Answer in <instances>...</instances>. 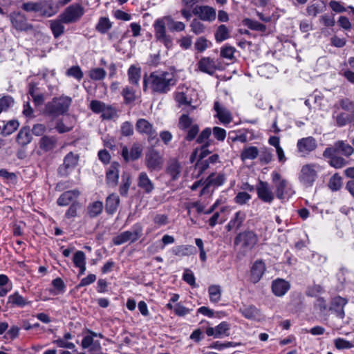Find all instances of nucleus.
Returning a JSON list of instances; mask_svg holds the SVG:
<instances>
[{"label":"nucleus","mask_w":354,"mask_h":354,"mask_svg":"<svg viewBox=\"0 0 354 354\" xmlns=\"http://www.w3.org/2000/svg\"><path fill=\"white\" fill-rule=\"evenodd\" d=\"M176 84L172 73L157 71L143 77V90L149 88L153 93L165 94L168 93Z\"/></svg>","instance_id":"1"},{"label":"nucleus","mask_w":354,"mask_h":354,"mask_svg":"<svg viewBox=\"0 0 354 354\" xmlns=\"http://www.w3.org/2000/svg\"><path fill=\"white\" fill-rule=\"evenodd\" d=\"M259 240V236L254 231L247 229L237 234L234 244L239 246L241 254L245 256L256 247Z\"/></svg>","instance_id":"2"},{"label":"nucleus","mask_w":354,"mask_h":354,"mask_svg":"<svg viewBox=\"0 0 354 354\" xmlns=\"http://www.w3.org/2000/svg\"><path fill=\"white\" fill-rule=\"evenodd\" d=\"M71 103V97L62 95L53 97L52 101L48 102L46 105V111L49 115L59 116L68 112Z\"/></svg>","instance_id":"3"},{"label":"nucleus","mask_w":354,"mask_h":354,"mask_svg":"<svg viewBox=\"0 0 354 354\" xmlns=\"http://www.w3.org/2000/svg\"><path fill=\"white\" fill-rule=\"evenodd\" d=\"M319 171L320 166L318 164L310 163L303 165L298 174L299 183L306 188L313 187L318 178Z\"/></svg>","instance_id":"4"},{"label":"nucleus","mask_w":354,"mask_h":354,"mask_svg":"<svg viewBox=\"0 0 354 354\" xmlns=\"http://www.w3.org/2000/svg\"><path fill=\"white\" fill-rule=\"evenodd\" d=\"M163 154L156 150L153 147L147 149L145 156V165L149 172L159 171L164 165Z\"/></svg>","instance_id":"5"},{"label":"nucleus","mask_w":354,"mask_h":354,"mask_svg":"<svg viewBox=\"0 0 354 354\" xmlns=\"http://www.w3.org/2000/svg\"><path fill=\"white\" fill-rule=\"evenodd\" d=\"M142 231V226L140 223H136L132 226L131 230L124 231L114 236L112 239L113 243L120 245L127 241L134 243L141 237Z\"/></svg>","instance_id":"6"},{"label":"nucleus","mask_w":354,"mask_h":354,"mask_svg":"<svg viewBox=\"0 0 354 354\" xmlns=\"http://www.w3.org/2000/svg\"><path fill=\"white\" fill-rule=\"evenodd\" d=\"M84 13V7L79 3H73L67 7L59 17L66 24L78 21Z\"/></svg>","instance_id":"7"},{"label":"nucleus","mask_w":354,"mask_h":354,"mask_svg":"<svg viewBox=\"0 0 354 354\" xmlns=\"http://www.w3.org/2000/svg\"><path fill=\"white\" fill-rule=\"evenodd\" d=\"M166 17L158 19L153 24L154 35L157 41L162 43L167 48L172 46V39L166 32Z\"/></svg>","instance_id":"8"},{"label":"nucleus","mask_w":354,"mask_h":354,"mask_svg":"<svg viewBox=\"0 0 354 354\" xmlns=\"http://www.w3.org/2000/svg\"><path fill=\"white\" fill-rule=\"evenodd\" d=\"M354 149L348 143L344 141H337L331 147H327L323 152V156H330L332 153L342 154L346 157L353 153Z\"/></svg>","instance_id":"9"},{"label":"nucleus","mask_w":354,"mask_h":354,"mask_svg":"<svg viewBox=\"0 0 354 354\" xmlns=\"http://www.w3.org/2000/svg\"><path fill=\"white\" fill-rule=\"evenodd\" d=\"M255 190L258 198L263 203L270 204L274 201V194L271 190L268 182L259 180L255 186Z\"/></svg>","instance_id":"10"},{"label":"nucleus","mask_w":354,"mask_h":354,"mask_svg":"<svg viewBox=\"0 0 354 354\" xmlns=\"http://www.w3.org/2000/svg\"><path fill=\"white\" fill-rule=\"evenodd\" d=\"M192 13L204 21L212 22L216 18V9L209 6H196L193 8Z\"/></svg>","instance_id":"11"},{"label":"nucleus","mask_w":354,"mask_h":354,"mask_svg":"<svg viewBox=\"0 0 354 354\" xmlns=\"http://www.w3.org/2000/svg\"><path fill=\"white\" fill-rule=\"evenodd\" d=\"M347 303L348 300L346 298L335 296L330 300L328 310L337 317L343 319L345 317L344 307Z\"/></svg>","instance_id":"12"},{"label":"nucleus","mask_w":354,"mask_h":354,"mask_svg":"<svg viewBox=\"0 0 354 354\" xmlns=\"http://www.w3.org/2000/svg\"><path fill=\"white\" fill-rule=\"evenodd\" d=\"M59 5L53 0H39L38 1V12L41 16L50 17L59 11Z\"/></svg>","instance_id":"13"},{"label":"nucleus","mask_w":354,"mask_h":354,"mask_svg":"<svg viewBox=\"0 0 354 354\" xmlns=\"http://www.w3.org/2000/svg\"><path fill=\"white\" fill-rule=\"evenodd\" d=\"M182 166L180 162L175 158L168 160L165 167V174L170 178L171 181L177 180L181 174Z\"/></svg>","instance_id":"14"},{"label":"nucleus","mask_w":354,"mask_h":354,"mask_svg":"<svg viewBox=\"0 0 354 354\" xmlns=\"http://www.w3.org/2000/svg\"><path fill=\"white\" fill-rule=\"evenodd\" d=\"M138 187L146 194H150L155 189V185L145 171L139 173L137 179Z\"/></svg>","instance_id":"15"},{"label":"nucleus","mask_w":354,"mask_h":354,"mask_svg":"<svg viewBox=\"0 0 354 354\" xmlns=\"http://www.w3.org/2000/svg\"><path fill=\"white\" fill-rule=\"evenodd\" d=\"M142 152V147L140 145L135 143L132 145L129 151L127 147H124L122 149V156L128 162L129 161H134L140 158Z\"/></svg>","instance_id":"16"},{"label":"nucleus","mask_w":354,"mask_h":354,"mask_svg":"<svg viewBox=\"0 0 354 354\" xmlns=\"http://www.w3.org/2000/svg\"><path fill=\"white\" fill-rule=\"evenodd\" d=\"M266 271V265L262 260H257L250 269V280L253 283H258Z\"/></svg>","instance_id":"17"},{"label":"nucleus","mask_w":354,"mask_h":354,"mask_svg":"<svg viewBox=\"0 0 354 354\" xmlns=\"http://www.w3.org/2000/svg\"><path fill=\"white\" fill-rule=\"evenodd\" d=\"M198 69L205 73H207L209 75H213L217 69H218V66L216 64V62L210 57H202L197 64Z\"/></svg>","instance_id":"18"},{"label":"nucleus","mask_w":354,"mask_h":354,"mask_svg":"<svg viewBox=\"0 0 354 354\" xmlns=\"http://www.w3.org/2000/svg\"><path fill=\"white\" fill-rule=\"evenodd\" d=\"M272 292L277 297L283 296L290 288V284L285 279L277 278L272 282Z\"/></svg>","instance_id":"19"},{"label":"nucleus","mask_w":354,"mask_h":354,"mask_svg":"<svg viewBox=\"0 0 354 354\" xmlns=\"http://www.w3.org/2000/svg\"><path fill=\"white\" fill-rule=\"evenodd\" d=\"M78 156L73 152L68 153L64 158L63 167L59 168V172L62 175H67L68 172L74 169L78 162Z\"/></svg>","instance_id":"20"},{"label":"nucleus","mask_w":354,"mask_h":354,"mask_svg":"<svg viewBox=\"0 0 354 354\" xmlns=\"http://www.w3.org/2000/svg\"><path fill=\"white\" fill-rule=\"evenodd\" d=\"M80 195L77 189L66 191L62 193L57 200V204L59 206H67L73 202H77L76 199Z\"/></svg>","instance_id":"21"},{"label":"nucleus","mask_w":354,"mask_h":354,"mask_svg":"<svg viewBox=\"0 0 354 354\" xmlns=\"http://www.w3.org/2000/svg\"><path fill=\"white\" fill-rule=\"evenodd\" d=\"M12 26L19 30H28L32 29V26L27 22L26 17L20 12L14 13L11 15Z\"/></svg>","instance_id":"22"},{"label":"nucleus","mask_w":354,"mask_h":354,"mask_svg":"<svg viewBox=\"0 0 354 354\" xmlns=\"http://www.w3.org/2000/svg\"><path fill=\"white\" fill-rule=\"evenodd\" d=\"M297 147L299 152L308 153L316 149L317 142L313 137L309 136L299 140Z\"/></svg>","instance_id":"23"},{"label":"nucleus","mask_w":354,"mask_h":354,"mask_svg":"<svg viewBox=\"0 0 354 354\" xmlns=\"http://www.w3.org/2000/svg\"><path fill=\"white\" fill-rule=\"evenodd\" d=\"M191 93H194L193 90L186 89V91L176 92L175 94V100L179 106L187 105L190 106L189 109L187 111L189 113L192 110L196 109V106H192V99L191 97Z\"/></svg>","instance_id":"24"},{"label":"nucleus","mask_w":354,"mask_h":354,"mask_svg":"<svg viewBox=\"0 0 354 354\" xmlns=\"http://www.w3.org/2000/svg\"><path fill=\"white\" fill-rule=\"evenodd\" d=\"M30 304L31 301H28L27 299L24 298L17 291L10 295L7 301V306H9L10 308H24Z\"/></svg>","instance_id":"25"},{"label":"nucleus","mask_w":354,"mask_h":354,"mask_svg":"<svg viewBox=\"0 0 354 354\" xmlns=\"http://www.w3.org/2000/svg\"><path fill=\"white\" fill-rule=\"evenodd\" d=\"M178 125L181 130L187 131V133H198L199 131L198 124H195L187 114H183L180 116Z\"/></svg>","instance_id":"26"},{"label":"nucleus","mask_w":354,"mask_h":354,"mask_svg":"<svg viewBox=\"0 0 354 354\" xmlns=\"http://www.w3.org/2000/svg\"><path fill=\"white\" fill-rule=\"evenodd\" d=\"M119 164L113 162L106 171V183L109 187H115L118 183Z\"/></svg>","instance_id":"27"},{"label":"nucleus","mask_w":354,"mask_h":354,"mask_svg":"<svg viewBox=\"0 0 354 354\" xmlns=\"http://www.w3.org/2000/svg\"><path fill=\"white\" fill-rule=\"evenodd\" d=\"M214 109L216 112V117L221 123L225 124L232 121V118L230 112L225 107L221 105L218 102H214Z\"/></svg>","instance_id":"28"},{"label":"nucleus","mask_w":354,"mask_h":354,"mask_svg":"<svg viewBox=\"0 0 354 354\" xmlns=\"http://www.w3.org/2000/svg\"><path fill=\"white\" fill-rule=\"evenodd\" d=\"M225 181V176L223 174H218L217 176H215L214 173H212L209 176L206 178L204 188L201 190V194L202 195L204 193V190L207 188H209L210 186L219 187L221 186Z\"/></svg>","instance_id":"29"},{"label":"nucleus","mask_w":354,"mask_h":354,"mask_svg":"<svg viewBox=\"0 0 354 354\" xmlns=\"http://www.w3.org/2000/svg\"><path fill=\"white\" fill-rule=\"evenodd\" d=\"M120 203V198L115 194L107 196L105 201V211L109 215H113L117 211Z\"/></svg>","instance_id":"30"},{"label":"nucleus","mask_w":354,"mask_h":354,"mask_svg":"<svg viewBox=\"0 0 354 354\" xmlns=\"http://www.w3.org/2000/svg\"><path fill=\"white\" fill-rule=\"evenodd\" d=\"M290 186L288 180H280L275 184V194L279 199H283L290 194Z\"/></svg>","instance_id":"31"},{"label":"nucleus","mask_w":354,"mask_h":354,"mask_svg":"<svg viewBox=\"0 0 354 354\" xmlns=\"http://www.w3.org/2000/svg\"><path fill=\"white\" fill-rule=\"evenodd\" d=\"M127 75L129 84L136 87H138L141 77V68L131 65L128 69Z\"/></svg>","instance_id":"32"},{"label":"nucleus","mask_w":354,"mask_h":354,"mask_svg":"<svg viewBox=\"0 0 354 354\" xmlns=\"http://www.w3.org/2000/svg\"><path fill=\"white\" fill-rule=\"evenodd\" d=\"M239 312L245 318L251 320H258L261 316L259 310L252 305L240 308Z\"/></svg>","instance_id":"33"},{"label":"nucleus","mask_w":354,"mask_h":354,"mask_svg":"<svg viewBox=\"0 0 354 354\" xmlns=\"http://www.w3.org/2000/svg\"><path fill=\"white\" fill-rule=\"evenodd\" d=\"M194 248L189 245H180L173 247L171 252L177 257H186L190 256L194 252Z\"/></svg>","instance_id":"34"},{"label":"nucleus","mask_w":354,"mask_h":354,"mask_svg":"<svg viewBox=\"0 0 354 354\" xmlns=\"http://www.w3.org/2000/svg\"><path fill=\"white\" fill-rule=\"evenodd\" d=\"M50 28L55 38L59 37L64 32V21L58 17L57 19L49 21Z\"/></svg>","instance_id":"35"},{"label":"nucleus","mask_w":354,"mask_h":354,"mask_svg":"<svg viewBox=\"0 0 354 354\" xmlns=\"http://www.w3.org/2000/svg\"><path fill=\"white\" fill-rule=\"evenodd\" d=\"M136 88L137 87H136L133 85H131V86L127 85L123 88V89L121 92V95L124 97V100L126 104L132 103L136 100Z\"/></svg>","instance_id":"36"},{"label":"nucleus","mask_w":354,"mask_h":354,"mask_svg":"<svg viewBox=\"0 0 354 354\" xmlns=\"http://www.w3.org/2000/svg\"><path fill=\"white\" fill-rule=\"evenodd\" d=\"M103 207L102 201H94L88 205L87 214L90 218H95L102 212Z\"/></svg>","instance_id":"37"},{"label":"nucleus","mask_w":354,"mask_h":354,"mask_svg":"<svg viewBox=\"0 0 354 354\" xmlns=\"http://www.w3.org/2000/svg\"><path fill=\"white\" fill-rule=\"evenodd\" d=\"M209 301L216 304L221 301L222 289L219 285H211L208 287Z\"/></svg>","instance_id":"38"},{"label":"nucleus","mask_w":354,"mask_h":354,"mask_svg":"<svg viewBox=\"0 0 354 354\" xmlns=\"http://www.w3.org/2000/svg\"><path fill=\"white\" fill-rule=\"evenodd\" d=\"M324 157L330 159L328 161L329 165L335 169L342 168L348 164L346 160L342 157L338 156L337 154L335 153H332V155L330 156Z\"/></svg>","instance_id":"39"},{"label":"nucleus","mask_w":354,"mask_h":354,"mask_svg":"<svg viewBox=\"0 0 354 354\" xmlns=\"http://www.w3.org/2000/svg\"><path fill=\"white\" fill-rule=\"evenodd\" d=\"M259 155V149L256 147H245L241 153V159L243 161L246 160H254L257 158Z\"/></svg>","instance_id":"40"},{"label":"nucleus","mask_w":354,"mask_h":354,"mask_svg":"<svg viewBox=\"0 0 354 354\" xmlns=\"http://www.w3.org/2000/svg\"><path fill=\"white\" fill-rule=\"evenodd\" d=\"M348 68L342 70V75L349 82L354 84V57L348 59Z\"/></svg>","instance_id":"41"},{"label":"nucleus","mask_w":354,"mask_h":354,"mask_svg":"<svg viewBox=\"0 0 354 354\" xmlns=\"http://www.w3.org/2000/svg\"><path fill=\"white\" fill-rule=\"evenodd\" d=\"M55 145L56 140L53 137L45 136L40 140V148L45 151L53 149Z\"/></svg>","instance_id":"42"},{"label":"nucleus","mask_w":354,"mask_h":354,"mask_svg":"<svg viewBox=\"0 0 354 354\" xmlns=\"http://www.w3.org/2000/svg\"><path fill=\"white\" fill-rule=\"evenodd\" d=\"M230 37V31L225 25H220L215 32V39L221 42Z\"/></svg>","instance_id":"43"},{"label":"nucleus","mask_w":354,"mask_h":354,"mask_svg":"<svg viewBox=\"0 0 354 354\" xmlns=\"http://www.w3.org/2000/svg\"><path fill=\"white\" fill-rule=\"evenodd\" d=\"M131 184V180L129 174L122 176V183L119 187V192L122 196H127Z\"/></svg>","instance_id":"44"},{"label":"nucleus","mask_w":354,"mask_h":354,"mask_svg":"<svg viewBox=\"0 0 354 354\" xmlns=\"http://www.w3.org/2000/svg\"><path fill=\"white\" fill-rule=\"evenodd\" d=\"M190 28L195 35L203 34L206 30V26L199 19H194L190 23Z\"/></svg>","instance_id":"45"},{"label":"nucleus","mask_w":354,"mask_h":354,"mask_svg":"<svg viewBox=\"0 0 354 354\" xmlns=\"http://www.w3.org/2000/svg\"><path fill=\"white\" fill-rule=\"evenodd\" d=\"M342 178L338 174H335L329 180L328 187L333 192L339 190L342 185Z\"/></svg>","instance_id":"46"},{"label":"nucleus","mask_w":354,"mask_h":354,"mask_svg":"<svg viewBox=\"0 0 354 354\" xmlns=\"http://www.w3.org/2000/svg\"><path fill=\"white\" fill-rule=\"evenodd\" d=\"M112 26L111 22L106 17H100L97 24L96 25V30L100 33H106Z\"/></svg>","instance_id":"47"},{"label":"nucleus","mask_w":354,"mask_h":354,"mask_svg":"<svg viewBox=\"0 0 354 354\" xmlns=\"http://www.w3.org/2000/svg\"><path fill=\"white\" fill-rule=\"evenodd\" d=\"M136 129L140 133H151L153 127L145 119H139L136 122Z\"/></svg>","instance_id":"48"},{"label":"nucleus","mask_w":354,"mask_h":354,"mask_svg":"<svg viewBox=\"0 0 354 354\" xmlns=\"http://www.w3.org/2000/svg\"><path fill=\"white\" fill-rule=\"evenodd\" d=\"M166 19L171 30L180 32L185 30V24L183 22L175 21L170 16H167Z\"/></svg>","instance_id":"49"},{"label":"nucleus","mask_w":354,"mask_h":354,"mask_svg":"<svg viewBox=\"0 0 354 354\" xmlns=\"http://www.w3.org/2000/svg\"><path fill=\"white\" fill-rule=\"evenodd\" d=\"M335 347L338 350L350 349L353 347V344L344 338L338 337L334 339Z\"/></svg>","instance_id":"50"},{"label":"nucleus","mask_w":354,"mask_h":354,"mask_svg":"<svg viewBox=\"0 0 354 354\" xmlns=\"http://www.w3.org/2000/svg\"><path fill=\"white\" fill-rule=\"evenodd\" d=\"M252 196L250 194L245 192H239L234 198V201L240 205H245L250 199Z\"/></svg>","instance_id":"51"},{"label":"nucleus","mask_w":354,"mask_h":354,"mask_svg":"<svg viewBox=\"0 0 354 354\" xmlns=\"http://www.w3.org/2000/svg\"><path fill=\"white\" fill-rule=\"evenodd\" d=\"M321 4L320 1H315L310 4L306 8L307 15L309 16L315 17L318 13L321 12Z\"/></svg>","instance_id":"52"},{"label":"nucleus","mask_w":354,"mask_h":354,"mask_svg":"<svg viewBox=\"0 0 354 354\" xmlns=\"http://www.w3.org/2000/svg\"><path fill=\"white\" fill-rule=\"evenodd\" d=\"M209 163L206 159H198L195 165V170L197 171L196 177H199L209 167Z\"/></svg>","instance_id":"53"},{"label":"nucleus","mask_w":354,"mask_h":354,"mask_svg":"<svg viewBox=\"0 0 354 354\" xmlns=\"http://www.w3.org/2000/svg\"><path fill=\"white\" fill-rule=\"evenodd\" d=\"M245 25L252 30H258L260 32H265L266 30V26L265 25L257 21H253L248 19L245 20Z\"/></svg>","instance_id":"54"},{"label":"nucleus","mask_w":354,"mask_h":354,"mask_svg":"<svg viewBox=\"0 0 354 354\" xmlns=\"http://www.w3.org/2000/svg\"><path fill=\"white\" fill-rule=\"evenodd\" d=\"M106 75V71L101 68H93L89 72V77L93 80H103Z\"/></svg>","instance_id":"55"},{"label":"nucleus","mask_w":354,"mask_h":354,"mask_svg":"<svg viewBox=\"0 0 354 354\" xmlns=\"http://www.w3.org/2000/svg\"><path fill=\"white\" fill-rule=\"evenodd\" d=\"M245 218L246 214L243 212L238 211L234 214V216L231 218V221L236 226V230L239 229L241 227Z\"/></svg>","instance_id":"56"},{"label":"nucleus","mask_w":354,"mask_h":354,"mask_svg":"<svg viewBox=\"0 0 354 354\" xmlns=\"http://www.w3.org/2000/svg\"><path fill=\"white\" fill-rule=\"evenodd\" d=\"M73 261L75 267L86 265V254L81 250L77 251L73 255Z\"/></svg>","instance_id":"57"},{"label":"nucleus","mask_w":354,"mask_h":354,"mask_svg":"<svg viewBox=\"0 0 354 354\" xmlns=\"http://www.w3.org/2000/svg\"><path fill=\"white\" fill-rule=\"evenodd\" d=\"M216 335L218 338L223 337V335H228V331L230 330V324L226 322H221L216 327Z\"/></svg>","instance_id":"58"},{"label":"nucleus","mask_w":354,"mask_h":354,"mask_svg":"<svg viewBox=\"0 0 354 354\" xmlns=\"http://www.w3.org/2000/svg\"><path fill=\"white\" fill-rule=\"evenodd\" d=\"M117 112L111 106H105L104 110L101 113V118L104 120H109L115 118Z\"/></svg>","instance_id":"59"},{"label":"nucleus","mask_w":354,"mask_h":354,"mask_svg":"<svg viewBox=\"0 0 354 354\" xmlns=\"http://www.w3.org/2000/svg\"><path fill=\"white\" fill-rule=\"evenodd\" d=\"M80 206L81 205L79 202H73L71 203L65 213V217L66 218H75L77 215V209L80 207Z\"/></svg>","instance_id":"60"},{"label":"nucleus","mask_w":354,"mask_h":354,"mask_svg":"<svg viewBox=\"0 0 354 354\" xmlns=\"http://www.w3.org/2000/svg\"><path fill=\"white\" fill-rule=\"evenodd\" d=\"M183 279L192 287H196V278L193 272L189 269H186L183 275Z\"/></svg>","instance_id":"61"},{"label":"nucleus","mask_w":354,"mask_h":354,"mask_svg":"<svg viewBox=\"0 0 354 354\" xmlns=\"http://www.w3.org/2000/svg\"><path fill=\"white\" fill-rule=\"evenodd\" d=\"M66 75L73 77L77 80H80L83 77V73L78 66H74L68 68L66 71Z\"/></svg>","instance_id":"62"},{"label":"nucleus","mask_w":354,"mask_h":354,"mask_svg":"<svg viewBox=\"0 0 354 354\" xmlns=\"http://www.w3.org/2000/svg\"><path fill=\"white\" fill-rule=\"evenodd\" d=\"M339 106L344 110L350 111L354 109V102L348 98H344L339 100V105L335 104L334 108L338 109Z\"/></svg>","instance_id":"63"},{"label":"nucleus","mask_w":354,"mask_h":354,"mask_svg":"<svg viewBox=\"0 0 354 354\" xmlns=\"http://www.w3.org/2000/svg\"><path fill=\"white\" fill-rule=\"evenodd\" d=\"M333 118H335L336 123L339 127L345 126L348 122H351V115L345 113H340L336 117L333 115Z\"/></svg>","instance_id":"64"}]
</instances>
